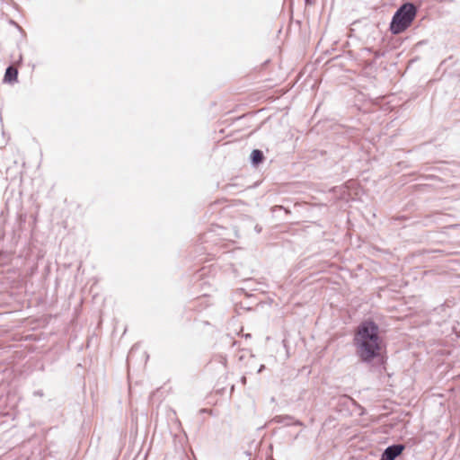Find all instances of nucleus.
<instances>
[{
	"instance_id": "nucleus-1",
	"label": "nucleus",
	"mask_w": 460,
	"mask_h": 460,
	"mask_svg": "<svg viewBox=\"0 0 460 460\" xmlns=\"http://www.w3.org/2000/svg\"><path fill=\"white\" fill-rule=\"evenodd\" d=\"M354 341L358 357L365 362H369L381 353L382 339L377 325L373 322H365L358 326Z\"/></svg>"
},
{
	"instance_id": "nucleus-2",
	"label": "nucleus",
	"mask_w": 460,
	"mask_h": 460,
	"mask_svg": "<svg viewBox=\"0 0 460 460\" xmlns=\"http://www.w3.org/2000/svg\"><path fill=\"white\" fill-rule=\"evenodd\" d=\"M417 13L416 7L411 4H403L394 14L390 31L393 34H399L411 26Z\"/></svg>"
},
{
	"instance_id": "nucleus-3",
	"label": "nucleus",
	"mask_w": 460,
	"mask_h": 460,
	"mask_svg": "<svg viewBox=\"0 0 460 460\" xmlns=\"http://www.w3.org/2000/svg\"><path fill=\"white\" fill-rule=\"evenodd\" d=\"M402 445H393L388 447L383 453L380 460H394L403 450Z\"/></svg>"
},
{
	"instance_id": "nucleus-4",
	"label": "nucleus",
	"mask_w": 460,
	"mask_h": 460,
	"mask_svg": "<svg viewBox=\"0 0 460 460\" xmlns=\"http://www.w3.org/2000/svg\"><path fill=\"white\" fill-rule=\"evenodd\" d=\"M18 72L15 68L9 66L4 74L5 82H13L17 80Z\"/></svg>"
},
{
	"instance_id": "nucleus-5",
	"label": "nucleus",
	"mask_w": 460,
	"mask_h": 460,
	"mask_svg": "<svg viewBox=\"0 0 460 460\" xmlns=\"http://www.w3.org/2000/svg\"><path fill=\"white\" fill-rule=\"evenodd\" d=\"M252 161L254 164H258L263 159L262 152L260 150H253L251 155Z\"/></svg>"
}]
</instances>
